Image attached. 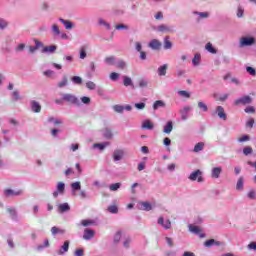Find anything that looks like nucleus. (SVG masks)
<instances>
[{
    "instance_id": "f257e3e1",
    "label": "nucleus",
    "mask_w": 256,
    "mask_h": 256,
    "mask_svg": "<svg viewBox=\"0 0 256 256\" xmlns=\"http://www.w3.org/2000/svg\"><path fill=\"white\" fill-rule=\"evenodd\" d=\"M70 187L73 194L77 193V191H80L78 195L81 199H89V194H87V191L81 190V182H73L70 184Z\"/></svg>"
},
{
    "instance_id": "f03ea898",
    "label": "nucleus",
    "mask_w": 256,
    "mask_h": 256,
    "mask_svg": "<svg viewBox=\"0 0 256 256\" xmlns=\"http://www.w3.org/2000/svg\"><path fill=\"white\" fill-rule=\"evenodd\" d=\"M62 101H66V103H70L76 107H81V100H79V98L73 94H63Z\"/></svg>"
},
{
    "instance_id": "7ed1b4c3",
    "label": "nucleus",
    "mask_w": 256,
    "mask_h": 256,
    "mask_svg": "<svg viewBox=\"0 0 256 256\" xmlns=\"http://www.w3.org/2000/svg\"><path fill=\"white\" fill-rule=\"evenodd\" d=\"M253 103V98L251 96H242L234 101V105H251Z\"/></svg>"
},
{
    "instance_id": "20e7f679",
    "label": "nucleus",
    "mask_w": 256,
    "mask_h": 256,
    "mask_svg": "<svg viewBox=\"0 0 256 256\" xmlns=\"http://www.w3.org/2000/svg\"><path fill=\"white\" fill-rule=\"evenodd\" d=\"M59 195H65V183L63 182H58L56 191L53 192L54 199H57Z\"/></svg>"
},
{
    "instance_id": "39448f33",
    "label": "nucleus",
    "mask_w": 256,
    "mask_h": 256,
    "mask_svg": "<svg viewBox=\"0 0 256 256\" xmlns=\"http://www.w3.org/2000/svg\"><path fill=\"white\" fill-rule=\"evenodd\" d=\"M201 175H202L201 170H195L190 174L188 179H190V181H198V183H203V176Z\"/></svg>"
},
{
    "instance_id": "423d86ee",
    "label": "nucleus",
    "mask_w": 256,
    "mask_h": 256,
    "mask_svg": "<svg viewBox=\"0 0 256 256\" xmlns=\"http://www.w3.org/2000/svg\"><path fill=\"white\" fill-rule=\"evenodd\" d=\"M255 45V39L253 37H242L240 39V47H251Z\"/></svg>"
},
{
    "instance_id": "0eeeda50",
    "label": "nucleus",
    "mask_w": 256,
    "mask_h": 256,
    "mask_svg": "<svg viewBox=\"0 0 256 256\" xmlns=\"http://www.w3.org/2000/svg\"><path fill=\"white\" fill-rule=\"evenodd\" d=\"M23 195V190H13V189H5L4 196L5 197H19Z\"/></svg>"
},
{
    "instance_id": "6e6552de",
    "label": "nucleus",
    "mask_w": 256,
    "mask_h": 256,
    "mask_svg": "<svg viewBox=\"0 0 256 256\" xmlns=\"http://www.w3.org/2000/svg\"><path fill=\"white\" fill-rule=\"evenodd\" d=\"M157 223H158V225L163 227V229H166V230L171 229V220L168 219V220L165 221V218L163 216H160L158 218Z\"/></svg>"
},
{
    "instance_id": "1a4fd4ad",
    "label": "nucleus",
    "mask_w": 256,
    "mask_h": 256,
    "mask_svg": "<svg viewBox=\"0 0 256 256\" xmlns=\"http://www.w3.org/2000/svg\"><path fill=\"white\" fill-rule=\"evenodd\" d=\"M188 229H189L190 233H193L194 235H199L200 239L205 238V234L201 233V228H199V226L190 224L188 226Z\"/></svg>"
},
{
    "instance_id": "9d476101",
    "label": "nucleus",
    "mask_w": 256,
    "mask_h": 256,
    "mask_svg": "<svg viewBox=\"0 0 256 256\" xmlns=\"http://www.w3.org/2000/svg\"><path fill=\"white\" fill-rule=\"evenodd\" d=\"M125 157V150L123 149H116L113 152V159L114 161H121Z\"/></svg>"
},
{
    "instance_id": "9b49d317",
    "label": "nucleus",
    "mask_w": 256,
    "mask_h": 256,
    "mask_svg": "<svg viewBox=\"0 0 256 256\" xmlns=\"http://www.w3.org/2000/svg\"><path fill=\"white\" fill-rule=\"evenodd\" d=\"M95 237V230L86 228L84 230V234H83V239H85V241H91V239H93Z\"/></svg>"
},
{
    "instance_id": "f8f14e48",
    "label": "nucleus",
    "mask_w": 256,
    "mask_h": 256,
    "mask_svg": "<svg viewBox=\"0 0 256 256\" xmlns=\"http://www.w3.org/2000/svg\"><path fill=\"white\" fill-rule=\"evenodd\" d=\"M216 113L219 119H222V121H227V113H225V108H223V106H217Z\"/></svg>"
},
{
    "instance_id": "ddd939ff",
    "label": "nucleus",
    "mask_w": 256,
    "mask_h": 256,
    "mask_svg": "<svg viewBox=\"0 0 256 256\" xmlns=\"http://www.w3.org/2000/svg\"><path fill=\"white\" fill-rule=\"evenodd\" d=\"M189 111H191L190 106H185L183 109L180 110L182 121H187V119H189Z\"/></svg>"
},
{
    "instance_id": "4468645a",
    "label": "nucleus",
    "mask_w": 256,
    "mask_h": 256,
    "mask_svg": "<svg viewBox=\"0 0 256 256\" xmlns=\"http://www.w3.org/2000/svg\"><path fill=\"white\" fill-rule=\"evenodd\" d=\"M69 211H71L69 203L65 202L58 205V213H69Z\"/></svg>"
},
{
    "instance_id": "2eb2a0df",
    "label": "nucleus",
    "mask_w": 256,
    "mask_h": 256,
    "mask_svg": "<svg viewBox=\"0 0 256 256\" xmlns=\"http://www.w3.org/2000/svg\"><path fill=\"white\" fill-rule=\"evenodd\" d=\"M161 42L157 39H153L149 44L148 47H150V49H153L154 51H159V49H161Z\"/></svg>"
},
{
    "instance_id": "dca6fc26",
    "label": "nucleus",
    "mask_w": 256,
    "mask_h": 256,
    "mask_svg": "<svg viewBox=\"0 0 256 256\" xmlns=\"http://www.w3.org/2000/svg\"><path fill=\"white\" fill-rule=\"evenodd\" d=\"M223 172V168L221 167H214L211 171L212 179H219L221 177V173Z\"/></svg>"
},
{
    "instance_id": "f3484780",
    "label": "nucleus",
    "mask_w": 256,
    "mask_h": 256,
    "mask_svg": "<svg viewBox=\"0 0 256 256\" xmlns=\"http://www.w3.org/2000/svg\"><path fill=\"white\" fill-rule=\"evenodd\" d=\"M221 245V242L220 241H217L215 239H209V240H206L205 243H204V246L205 247H208V248H211V247H219Z\"/></svg>"
},
{
    "instance_id": "a211bd4d",
    "label": "nucleus",
    "mask_w": 256,
    "mask_h": 256,
    "mask_svg": "<svg viewBox=\"0 0 256 256\" xmlns=\"http://www.w3.org/2000/svg\"><path fill=\"white\" fill-rule=\"evenodd\" d=\"M124 87H132L135 89V85L133 84V80L129 76H122Z\"/></svg>"
},
{
    "instance_id": "6ab92c4d",
    "label": "nucleus",
    "mask_w": 256,
    "mask_h": 256,
    "mask_svg": "<svg viewBox=\"0 0 256 256\" xmlns=\"http://www.w3.org/2000/svg\"><path fill=\"white\" fill-rule=\"evenodd\" d=\"M30 105L33 113H41V104H39V102L32 100Z\"/></svg>"
},
{
    "instance_id": "aec40b11",
    "label": "nucleus",
    "mask_w": 256,
    "mask_h": 256,
    "mask_svg": "<svg viewBox=\"0 0 256 256\" xmlns=\"http://www.w3.org/2000/svg\"><path fill=\"white\" fill-rule=\"evenodd\" d=\"M35 46H29V53H35V51H37V49H41V47H43V44L41 43V41L35 39L34 40Z\"/></svg>"
},
{
    "instance_id": "412c9836",
    "label": "nucleus",
    "mask_w": 256,
    "mask_h": 256,
    "mask_svg": "<svg viewBox=\"0 0 256 256\" xmlns=\"http://www.w3.org/2000/svg\"><path fill=\"white\" fill-rule=\"evenodd\" d=\"M7 213H9L12 221H19V216L17 215V210L15 208H7Z\"/></svg>"
},
{
    "instance_id": "4be33fe9",
    "label": "nucleus",
    "mask_w": 256,
    "mask_h": 256,
    "mask_svg": "<svg viewBox=\"0 0 256 256\" xmlns=\"http://www.w3.org/2000/svg\"><path fill=\"white\" fill-rule=\"evenodd\" d=\"M65 233H66V230H65V229H61V228H59V227H57V226H53V227L51 228V234H52L53 236H55V235H65Z\"/></svg>"
},
{
    "instance_id": "5701e85b",
    "label": "nucleus",
    "mask_w": 256,
    "mask_h": 256,
    "mask_svg": "<svg viewBox=\"0 0 256 256\" xmlns=\"http://www.w3.org/2000/svg\"><path fill=\"white\" fill-rule=\"evenodd\" d=\"M102 135L104 139H113V131L110 128H104Z\"/></svg>"
},
{
    "instance_id": "b1692460",
    "label": "nucleus",
    "mask_w": 256,
    "mask_h": 256,
    "mask_svg": "<svg viewBox=\"0 0 256 256\" xmlns=\"http://www.w3.org/2000/svg\"><path fill=\"white\" fill-rule=\"evenodd\" d=\"M139 206L142 211H151L153 209V206L149 202H139Z\"/></svg>"
},
{
    "instance_id": "393cba45",
    "label": "nucleus",
    "mask_w": 256,
    "mask_h": 256,
    "mask_svg": "<svg viewBox=\"0 0 256 256\" xmlns=\"http://www.w3.org/2000/svg\"><path fill=\"white\" fill-rule=\"evenodd\" d=\"M244 183H245V178H243V176H240L236 183V191H243Z\"/></svg>"
},
{
    "instance_id": "a878e982",
    "label": "nucleus",
    "mask_w": 256,
    "mask_h": 256,
    "mask_svg": "<svg viewBox=\"0 0 256 256\" xmlns=\"http://www.w3.org/2000/svg\"><path fill=\"white\" fill-rule=\"evenodd\" d=\"M55 51H57V46L55 45L42 47V53H55Z\"/></svg>"
},
{
    "instance_id": "bb28decb",
    "label": "nucleus",
    "mask_w": 256,
    "mask_h": 256,
    "mask_svg": "<svg viewBox=\"0 0 256 256\" xmlns=\"http://www.w3.org/2000/svg\"><path fill=\"white\" fill-rule=\"evenodd\" d=\"M69 240H66L64 242V244L62 245V247L60 248L58 254L59 255H64V253H67V251H69Z\"/></svg>"
},
{
    "instance_id": "cd10ccee",
    "label": "nucleus",
    "mask_w": 256,
    "mask_h": 256,
    "mask_svg": "<svg viewBox=\"0 0 256 256\" xmlns=\"http://www.w3.org/2000/svg\"><path fill=\"white\" fill-rule=\"evenodd\" d=\"M158 31H160V33H173V29L165 24L158 26Z\"/></svg>"
},
{
    "instance_id": "c85d7f7f",
    "label": "nucleus",
    "mask_w": 256,
    "mask_h": 256,
    "mask_svg": "<svg viewBox=\"0 0 256 256\" xmlns=\"http://www.w3.org/2000/svg\"><path fill=\"white\" fill-rule=\"evenodd\" d=\"M205 149V143L204 142H198L193 149L194 153H200V151H203Z\"/></svg>"
},
{
    "instance_id": "c756f323",
    "label": "nucleus",
    "mask_w": 256,
    "mask_h": 256,
    "mask_svg": "<svg viewBox=\"0 0 256 256\" xmlns=\"http://www.w3.org/2000/svg\"><path fill=\"white\" fill-rule=\"evenodd\" d=\"M155 126L151 123V120H145L142 123V129H147L148 131L153 130Z\"/></svg>"
},
{
    "instance_id": "7c9ffc66",
    "label": "nucleus",
    "mask_w": 256,
    "mask_h": 256,
    "mask_svg": "<svg viewBox=\"0 0 256 256\" xmlns=\"http://www.w3.org/2000/svg\"><path fill=\"white\" fill-rule=\"evenodd\" d=\"M214 99H216V101H227V99H229V94H214Z\"/></svg>"
},
{
    "instance_id": "2f4dec72",
    "label": "nucleus",
    "mask_w": 256,
    "mask_h": 256,
    "mask_svg": "<svg viewBox=\"0 0 256 256\" xmlns=\"http://www.w3.org/2000/svg\"><path fill=\"white\" fill-rule=\"evenodd\" d=\"M60 23L65 26V29H73V22L69 20H65L63 18L59 19Z\"/></svg>"
},
{
    "instance_id": "473e14b6",
    "label": "nucleus",
    "mask_w": 256,
    "mask_h": 256,
    "mask_svg": "<svg viewBox=\"0 0 256 256\" xmlns=\"http://www.w3.org/2000/svg\"><path fill=\"white\" fill-rule=\"evenodd\" d=\"M205 49L209 53H212V55H215V53H217V49H215V47H213V44L211 42H208L206 44Z\"/></svg>"
},
{
    "instance_id": "72a5a7b5",
    "label": "nucleus",
    "mask_w": 256,
    "mask_h": 256,
    "mask_svg": "<svg viewBox=\"0 0 256 256\" xmlns=\"http://www.w3.org/2000/svg\"><path fill=\"white\" fill-rule=\"evenodd\" d=\"M109 145L108 142H104V143H95L93 144V148L94 149H99L100 151H103L105 149V147H107Z\"/></svg>"
},
{
    "instance_id": "f704fd0d",
    "label": "nucleus",
    "mask_w": 256,
    "mask_h": 256,
    "mask_svg": "<svg viewBox=\"0 0 256 256\" xmlns=\"http://www.w3.org/2000/svg\"><path fill=\"white\" fill-rule=\"evenodd\" d=\"M164 133H167L169 135V133H171V131H173V122L169 121L167 122V124L164 126Z\"/></svg>"
},
{
    "instance_id": "c9c22d12",
    "label": "nucleus",
    "mask_w": 256,
    "mask_h": 256,
    "mask_svg": "<svg viewBox=\"0 0 256 256\" xmlns=\"http://www.w3.org/2000/svg\"><path fill=\"white\" fill-rule=\"evenodd\" d=\"M158 75L160 77L167 75V65H163L158 68Z\"/></svg>"
},
{
    "instance_id": "e433bc0d",
    "label": "nucleus",
    "mask_w": 256,
    "mask_h": 256,
    "mask_svg": "<svg viewBox=\"0 0 256 256\" xmlns=\"http://www.w3.org/2000/svg\"><path fill=\"white\" fill-rule=\"evenodd\" d=\"M48 123H53L54 125H63V120L54 117H49Z\"/></svg>"
},
{
    "instance_id": "4c0bfd02",
    "label": "nucleus",
    "mask_w": 256,
    "mask_h": 256,
    "mask_svg": "<svg viewBox=\"0 0 256 256\" xmlns=\"http://www.w3.org/2000/svg\"><path fill=\"white\" fill-rule=\"evenodd\" d=\"M159 107H165V102H163V100H157L154 102V104H153L154 111H157V109H159Z\"/></svg>"
},
{
    "instance_id": "58836bf2",
    "label": "nucleus",
    "mask_w": 256,
    "mask_h": 256,
    "mask_svg": "<svg viewBox=\"0 0 256 256\" xmlns=\"http://www.w3.org/2000/svg\"><path fill=\"white\" fill-rule=\"evenodd\" d=\"M69 83V80L67 79V76H64L62 78V81L58 82L57 86L60 88V89H63V87H66V85H68Z\"/></svg>"
},
{
    "instance_id": "ea45409f",
    "label": "nucleus",
    "mask_w": 256,
    "mask_h": 256,
    "mask_svg": "<svg viewBox=\"0 0 256 256\" xmlns=\"http://www.w3.org/2000/svg\"><path fill=\"white\" fill-rule=\"evenodd\" d=\"M138 85L140 89H145L149 86V81L147 79H140Z\"/></svg>"
},
{
    "instance_id": "a19ab883",
    "label": "nucleus",
    "mask_w": 256,
    "mask_h": 256,
    "mask_svg": "<svg viewBox=\"0 0 256 256\" xmlns=\"http://www.w3.org/2000/svg\"><path fill=\"white\" fill-rule=\"evenodd\" d=\"M171 47H173V43L169 40V36H166L164 38V49H171Z\"/></svg>"
},
{
    "instance_id": "79ce46f5",
    "label": "nucleus",
    "mask_w": 256,
    "mask_h": 256,
    "mask_svg": "<svg viewBox=\"0 0 256 256\" xmlns=\"http://www.w3.org/2000/svg\"><path fill=\"white\" fill-rule=\"evenodd\" d=\"M113 111H115V113H123L125 111V106L116 104L113 106Z\"/></svg>"
},
{
    "instance_id": "37998d69",
    "label": "nucleus",
    "mask_w": 256,
    "mask_h": 256,
    "mask_svg": "<svg viewBox=\"0 0 256 256\" xmlns=\"http://www.w3.org/2000/svg\"><path fill=\"white\" fill-rule=\"evenodd\" d=\"M86 87L89 89V91H95L97 89V84L93 81L86 82Z\"/></svg>"
},
{
    "instance_id": "c03bdc74",
    "label": "nucleus",
    "mask_w": 256,
    "mask_h": 256,
    "mask_svg": "<svg viewBox=\"0 0 256 256\" xmlns=\"http://www.w3.org/2000/svg\"><path fill=\"white\" fill-rule=\"evenodd\" d=\"M198 108L201 109V111H203L204 113H207V111H209V107H207V104L201 101L198 102Z\"/></svg>"
},
{
    "instance_id": "a18cd8bd",
    "label": "nucleus",
    "mask_w": 256,
    "mask_h": 256,
    "mask_svg": "<svg viewBox=\"0 0 256 256\" xmlns=\"http://www.w3.org/2000/svg\"><path fill=\"white\" fill-rule=\"evenodd\" d=\"M110 191H119V189H121V183H114V184H110L109 186Z\"/></svg>"
},
{
    "instance_id": "49530a36",
    "label": "nucleus",
    "mask_w": 256,
    "mask_h": 256,
    "mask_svg": "<svg viewBox=\"0 0 256 256\" xmlns=\"http://www.w3.org/2000/svg\"><path fill=\"white\" fill-rule=\"evenodd\" d=\"M178 95H180V97H185V99H190L191 98V93H189L185 90H179Z\"/></svg>"
},
{
    "instance_id": "de8ad7c7",
    "label": "nucleus",
    "mask_w": 256,
    "mask_h": 256,
    "mask_svg": "<svg viewBox=\"0 0 256 256\" xmlns=\"http://www.w3.org/2000/svg\"><path fill=\"white\" fill-rule=\"evenodd\" d=\"M71 81L75 84V85H81V83H83V79L79 76H74L71 78Z\"/></svg>"
},
{
    "instance_id": "09e8293b",
    "label": "nucleus",
    "mask_w": 256,
    "mask_h": 256,
    "mask_svg": "<svg viewBox=\"0 0 256 256\" xmlns=\"http://www.w3.org/2000/svg\"><path fill=\"white\" fill-rule=\"evenodd\" d=\"M43 75H45V77H49L50 79H53L55 77V71L46 70L43 72Z\"/></svg>"
},
{
    "instance_id": "8fccbe9b",
    "label": "nucleus",
    "mask_w": 256,
    "mask_h": 256,
    "mask_svg": "<svg viewBox=\"0 0 256 256\" xmlns=\"http://www.w3.org/2000/svg\"><path fill=\"white\" fill-rule=\"evenodd\" d=\"M201 62V54H195L194 58L192 59L193 65H199Z\"/></svg>"
},
{
    "instance_id": "3c124183",
    "label": "nucleus",
    "mask_w": 256,
    "mask_h": 256,
    "mask_svg": "<svg viewBox=\"0 0 256 256\" xmlns=\"http://www.w3.org/2000/svg\"><path fill=\"white\" fill-rule=\"evenodd\" d=\"M247 141H251V137L247 134L243 135L242 137L238 138V143H245Z\"/></svg>"
},
{
    "instance_id": "603ef678",
    "label": "nucleus",
    "mask_w": 256,
    "mask_h": 256,
    "mask_svg": "<svg viewBox=\"0 0 256 256\" xmlns=\"http://www.w3.org/2000/svg\"><path fill=\"white\" fill-rule=\"evenodd\" d=\"M87 57V49L85 46L80 48V59H85Z\"/></svg>"
},
{
    "instance_id": "864d4df0",
    "label": "nucleus",
    "mask_w": 256,
    "mask_h": 256,
    "mask_svg": "<svg viewBox=\"0 0 256 256\" xmlns=\"http://www.w3.org/2000/svg\"><path fill=\"white\" fill-rule=\"evenodd\" d=\"M243 153H244V155H251V154H253V148L252 147H250V146H247V147H244L243 148Z\"/></svg>"
},
{
    "instance_id": "5fc2aeb1",
    "label": "nucleus",
    "mask_w": 256,
    "mask_h": 256,
    "mask_svg": "<svg viewBox=\"0 0 256 256\" xmlns=\"http://www.w3.org/2000/svg\"><path fill=\"white\" fill-rule=\"evenodd\" d=\"M52 32L54 35H61V30H59V26H57V24L52 25Z\"/></svg>"
},
{
    "instance_id": "6e6d98bb",
    "label": "nucleus",
    "mask_w": 256,
    "mask_h": 256,
    "mask_svg": "<svg viewBox=\"0 0 256 256\" xmlns=\"http://www.w3.org/2000/svg\"><path fill=\"white\" fill-rule=\"evenodd\" d=\"M45 247H49V240H45L43 245H38L37 246V251H43V249H45Z\"/></svg>"
},
{
    "instance_id": "4d7b16f0",
    "label": "nucleus",
    "mask_w": 256,
    "mask_h": 256,
    "mask_svg": "<svg viewBox=\"0 0 256 256\" xmlns=\"http://www.w3.org/2000/svg\"><path fill=\"white\" fill-rule=\"evenodd\" d=\"M80 101L84 105H89L91 103V98H89L87 96H83V97L80 98Z\"/></svg>"
},
{
    "instance_id": "13d9d810",
    "label": "nucleus",
    "mask_w": 256,
    "mask_h": 256,
    "mask_svg": "<svg viewBox=\"0 0 256 256\" xmlns=\"http://www.w3.org/2000/svg\"><path fill=\"white\" fill-rule=\"evenodd\" d=\"M108 211H109V213H114V214L119 213V208H117L116 205H111L108 207Z\"/></svg>"
},
{
    "instance_id": "bf43d9fd",
    "label": "nucleus",
    "mask_w": 256,
    "mask_h": 256,
    "mask_svg": "<svg viewBox=\"0 0 256 256\" xmlns=\"http://www.w3.org/2000/svg\"><path fill=\"white\" fill-rule=\"evenodd\" d=\"M145 102L135 103L134 107L138 109L139 111H142V109H145Z\"/></svg>"
},
{
    "instance_id": "052dcab7",
    "label": "nucleus",
    "mask_w": 256,
    "mask_h": 256,
    "mask_svg": "<svg viewBox=\"0 0 256 256\" xmlns=\"http://www.w3.org/2000/svg\"><path fill=\"white\" fill-rule=\"evenodd\" d=\"M246 71H247V73H249V75H252L253 77H255V75H256L255 68L247 66Z\"/></svg>"
},
{
    "instance_id": "680f3d73",
    "label": "nucleus",
    "mask_w": 256,
    "mask_h": 256,
    "mask_svg": "<svg viewBox=\"0 0 256 256\" xmlns=\"http://www.w3.org/2000/svg\"><path fill=\"white\" fill-rule=\"evenodd\" d=\"M105 63H107L108 65H113V63H115V56L107 57L105 59Z\"/></svg>"
},
{
    "instance_id": "e2e57ef3",
    "label": "nucleus",
    "mask_w": 256,
    "mask_h": 256,
    "mask_svg": "<svg viewBox=\"0 0 256 256\" xmlns=\"http://www.w3.org/2000/svg\"><path fill=\"white\" fill-rule=\"evenodd\" d=\"M93 73H95V66L94 65H90L88 67V76L89 77H93Z\"/></svg>"
},
{
    "instance_id": "0e129e2a",
    "label": "nucleus",
    "mask_w": 256,
    "mask_h": 256,
    "mask_svg": "<svg viewBox=\"0 0 256 256\" xmlns=\"http://www.w3.org/2000/svg\"><path fill=\"white\" fill-rule=\"evenodd\" d=\"M165 241H166L168 247H174L175 244L173 243V238L165 237Z\"/></svg>"
},
{
    "instance_id": "69168bd1",
    "label": "nucleus",
    "mask_w": 256,
    "mask_h": 256,
    "mask_svg": "<svg viewBox=\"0 0 256 256\" xmlns=\"http://www.w3.org/2000/svg\"><path fill=\"white\" fill-rule=\"evenodd\" d=\"M121 241V232L118 231L115 235H114V243H119Z\"/></svg>"
},
{
    "instance_id": "338daca9",
    "label": "nucleus",
    "mask_w": 256,
    "mask_h": 256,
    "mask_svg": "<svg viewBox=\"0 0 256 256\" xmlns=\"http://www.w3.org/2000/svg\"><path fill=\"white\" fill-rule=\"evenodd\" d=\"M110 79H111V81H117V79H119V73L112 72L110 74Z\"/></svg>"
},
{
    "instance_id": "774afa93",
    "label": "nucleus",
    "mask_w": 256,
    "mask_h": 256,
    "mask_svg": "<svg viewBox=\"0 0 256 256\" xmlns=\"http://www.w3.org/2000/svg\"><path fill=\"white\" fill-rule=\"evenodd\" d=\"M83 255H85L83 249H77V250L74 252V256H83Z\"/></svg>"
}]
</instances>
